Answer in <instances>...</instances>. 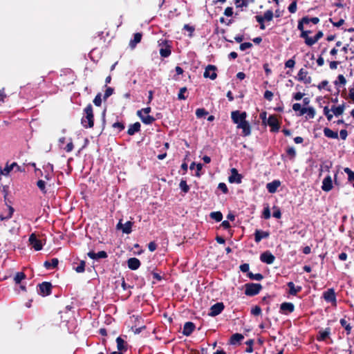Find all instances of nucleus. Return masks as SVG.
<instances>
[{"mask_svg":"<svg viewBox=\"0 0 354 354\" xmlns=\"http://www.w3.org/2000/svg\"><path fill=\"white\" fill-rule=\"evenodd\" d=\"M251 313L255 316L259 315L261 313V309L259 306H256L252 308Z\"/></svg>","mask_w":354,"mask_h":354,"instance_id":"nucleus-61","label":"nucleus"},{"mask_svg":"<svg viewBox=\"0 0 354 354\" xmlns=\"http://www.w3.org/2000/svg\"><path fill=\"white\" fill-rule=\"evenodd\" d=\"M247 275L252 280L261 281L263 278V275L260 273L253 274L250 272Z\"/></svg>","mask_w":354,"mask_h":354,"instance_id":"nucleus-38","label":"nucleus"},{"mask_svg":"<svg viewBox=\"0 0 354 354\" xmlns=\"http://www.w3.org/2000/svg\"><path fill=\"white\" fill-rule=\"evenodd\" d=\"M13 212H14V209L11 206H9L8 213L6 216L0 214V221H4V220L10 218L12 216Z\"/></svg>","mask_w":354,"mask_h":354,"instance_id":"nucleus-41","label":"nucleus"},{"mask_svg":"<svg viewBox=\"0 0 354 354\" xmlns=\"http://www.w3.org/2000/svg\"><path fill=\"white\" fill-rule=\"evenodd\" d=\"M344 110H345L344 104H342L337 106H333L331 107V111L335 116H339V115H342L344 113Z\"/></svg>","mask_w":354,"mask_h":354,"instance_id":"nucleus-30","label":"nucleus"},{"mask_svg":"<svg viewBox=\"0 0 354 354\" xmlns=\"http://www.w3.org/2000/svg\"><path fill=\"white\" fill-rule=\"evenodd\" d=\"M281 182L279 180H274L271 183H268L266 185V188L269 193L274 194L277 192V189L280 187Z\"/></svg>","mask_w":354,"mask_h":354,"instance_id":"nucleus-18","label":"nucleus"},{"mask_svg":"<svg viewBox=\"0 0 354 354\" xmlns=\"http://www.w3.org/2000/svg\"><path fill=\"white\" fill-rule=\"evenodd\" d=\"M87 254L92 259H105L107 257V254L104 251H100L97 253L90 251Z\"/></svg>","mask_w":354,"mask_h":354,"instance_id":"nucleus-22","label":"nucleus"},{"mask_svg":"<svg viewBox=\"0 0 354 354\" xmlns=\"http://www.w3.org/2000/svg\"><path fill=\"white\" fill-rule=\"evenodd\" d=\"M113 127L117 129L118 131H121L124 129V125L122 122H117L113 123Z\"/></svg>","mask_w":354,"mask_h":354,"instance_id":"nucleus-64","label":"nucleus"},{"mask_svg":"<svg viewBox=\"0 0 354 354\" xmlns=\"http://www.w3.org/2000/svg\"><path fill=\"white\" fill-rule=\"evenodd\" d=\"M274 212L272 216L276 218H280L281 217V212L278 207L274 206L273 207Z\"/></svg>","mask_w":354,"mask_h":354,"instance_id":"nucleus-53","label":"nucleus"},{"mask_svg":"<svg viewBox=\"0 0 354 354\" xmlns=\"http://www.w3.org/2000/svg\"><path fill=\"white\" fill-rule=\"evenodd\" d=\"M234 3L237 8H244L248 6V0H234Z\"/></svg>","mask_w":354,"mask_h":354,"instance_id":"nucleus-42","label":"nucleus"},{"mask_svg":"<svg viewBox=\"0 0 354 354\" xmlns=\"http://www.w3.org/2000/svg\"><path fill=\"white\" fill-rule=\"evenodd\" d=\"M305 43L306 45L311 46L314 45L315 43H317V41L314 37H308L305 40Z\"/></svg>","mask_w":354,"mask_h":354,"instance_id":"nucleus-63","label":"nucleus"},{"mask_svg":"<svg viewBox=\"0 0 354 354\" xmlns=\"http://www.w3.org/2000/svg\"><path fill=\"white\" fill-rule=\"evenodd\" d=\"M81 123L84 128H92L94 125V115L91 104H88L84 109V114Z\"/></svg>","mask_w":354,"mask_h":354,"instance_id":"nucleus-2","label":"nucleus"},{"mask_svg":"<svg viewBox=\"0 0 354 354\" xmlns=\"http://www.w3.org/2000/svg\"><path fill=\"white\" fill-rule=\"evenodd\" d=\"M246 118L247 113L245 111H234L231 113L232 120L237 125L238 129H242L243 136H248L251 133L250 125L246 120Z\"/></svg>","mask_w":354,"mask_h":354,"instance_id":"nucleus-1","label":"nucleus"},{"mask_svg":"<svg viewBox=\"0 0 354 354\" xmlns=\"http://www.w3.org/2000/svg\"><path fill=\"white\" fill-rule=\"evenodd\" d=\"M273 12L271 10H266L263 15H261L264 21H270L273 19Z\"/></svg>","mask_w":354,"mask_h":354,"instance_id":"nucleus-33","label":"nucleus"},{"mask_svg":"<svg viewBox=\"0 0 354 354\" xmlns=\"http://www.w3.org/2000/svg\"><path fill=\"white\" fill-rule=\"evenodd\" d=\"M298 80L303 82L304 84H310L312 81L311 77L308 75V73L304 68H301L297 74Z\"/></svg>","mask_w":354,"mask_h":354,"instance_id":"nucleus-13","label":"nucleus"},{"mask_svg":"<svg viewBox=\"0 0 354 354\" xmlns=\"http://www.w3.org/2000/svg\"><path fill=\"white\" fill-rule=\"evenodd\" d=\"M207 114V112L204 109H198L196 111V115L198 118H202Z\"/></svg>","mask_w":354,"mask_h":354,"instance_id":"nucleus-55","label":"nucleus"},{"mask_svg":"<svg viewBox=\"0 0 354 354\" xmlns=\"http://www.w3.org/2000/svg\"><path fill=\"white\" fill-rule=\"evenodd\" d=\"M274 259V256L269 251H266L260 255V260L267 264H272Z\"/></svg>","mask_w":354,"mask_h":354,"instance_id":"nucleus-16","label":"nucleus"},{"mask_svg":"<svg viewBox=\"0 0 354 354\" xmlns=\"http://www.w3.org/2000/svg\"><path fill=\"white\" fill-rule=\"evenodd\" d=\"M324 114L325 115V116L326 117L327 120L328 121H331V120L333 119V114L330 113L331 111V109H329L328 106H326L324 107Z\"/></svg>","mask_w":354,"mask_h":354,"instance_id":"nucleus-44","label":"nucleus"},{"mask_svg":"<svg viewBox=\"0 0 354 354\" xmlns=\"http://www.w3.org/2000/svg\"><path fill=\"white\" fill-rule=\"evenodd\" d=\"M252 46V44L250 42H244L241 44L240 50L244 51L248 48H250Z\"/></svg>","mask_w":354,"mask_h":354,"instance_id":"nucleus-58","label":"nucleus"},{"mask_svg":"<svg viewBox=\"0 0 354 354\" xmlns=\"http://www.w3.org/2000/svg\"><path fill=\"white\" fill-rule=\"evenodd\" d=\"M243 339L244 336L242 334L234 333L231 336L229 344L233 346L239 345Z\"/></svg>","mask_w":354,"mask_h":354,"instance_id":"nucleus-19","label":"nucleus"},{"mask_svg":"<svg viewBox=\"0 0 354 354\" xmlns=\"http://www.w3.org/2000/svg\"><path fill=\"white\" fill-rule=\"evenodd\" d=\"M322 189L327 192L333 189V180L330 176L328 175L324 178Z\"/></svg>","mask_w":354,"mask_h":354,"instance_id":"nucleus-17","label":"nucleus"},{"mask_svg":"<svg viewBox=\"0 0 354 354\" xmlns=\"http://www.w3.org/2000/svg\"><path fill=\"white\" fill-rule=\"evenodd\" d=\"M85 270V262L82 261L78 266L75 268V271L78 273L84 272Z\"/></svg>","mask_w":354,"mask_h":354,"instance_id":"nucleus-52","label":"nucleus"},{"mask_svg":"<svg viewBox=\"0 0 354 354\" xmlns=\"http://www.w3.org/2000/svg\"><path fill=\"white\" fill-rule=\"evenodd\" d=\"M218 189L221 190L223 194H227L228 192L227 187L224 183H220L218 185Z\"/></svg>","mask_w":354,"mask_h":354,"instance_id":"nucleus-60","label":"nucleus"},{"mask_svg":"<svg viewBox=\"0 0 354 354\" xmlns=\"http://www.w3.org/2000/svg\"><path fill=\"white\" fill-rule=\"evenodd\" d=\"M151 108L147 107L141 110L138 111L137 114L140 118L142 122L146 124H150L155 120L154 118L149 115V113L151 112Z\"/></svg>","mask_w":354,"mask_h":354,"instance_id":"nucleus-4","label":"nucleus"},{"mask_svg":"<svg viewBox=\"0 0 354 354\" xmlns=\"http://www.w3.org/2000/svg\"><path fill=\"white\" fill-rule=\"evenodd\" d=\"M51 283L49 282H43L38 286V292L42 296L49 295L51 292Z\"/></svg>","mask_w":354,"mask_h":354,"instance_id":"nucleus-7","label":"nucleus"},{"mask_svg":"<svg viewBox=\"0 0 354 354\" xmlns=\"http://www.w3.org/2000/svg\"><path fill=\"white\" fill-rule=\"evenodd\" d=\"M180 189L183 192L187 193L189 191V186L187 185L185 180L182 179L179 184Z\"/></svg>","mask_w":354,"mask_h":354,"instance_id":"nucleus-37","label":"nucleus"},{"mask_svg":"<svg viewBox=\"0 0 354 354\" xmlns=\"http://www.w3.org/2000/svg\"><path fill=\"white\" fill-rule=\"evenodd\" d=\"M326 51V48H324L322 50V53H321V55L317 58V64L319 66H322L324 65V58L322 57V55L324 53H325V52Z\"/></svg>","mask_w":354,"mask_h":354,"instance_id":"nucleus-51","label":"nucleus"},{"mask_svg":"<svg viewBox=\"0 0 354 354\" xmlns=\"http://www.w3.org/2000/svg\"><path fill=\"white\" fill-rule=\"evenodd\" d=\"M267 123L271 127V131L277 132L279 131L280 126L276 116L270 115L268 119Z\"/></svg>","mask_w":354,"mask_h":354,"instance_id":"nucleus-12","label":"nucleus"},{"mask_svg":"<svg viewBox=\"0 0 354 354\" xmlns=\"http://www.w3.org/2000/svg\"><path fill=\"white\" fill-rule=\"evenodd\" d=\"M335 86H345L346 84V80L343 75H339L337 77V80L334 82Z\"/></svg>","mask_w":354,"mask_h":354,"instance_id":"nucleus-34","label":"nucleus"},{"mask_svg":"<svg viewBox=\"0 0 354 354\" xmlns=\"http://www.w3.org/2000/svg\"><path fill=\"white\" fill-rule=\"evenodd\" d=\"M330 334V328H326L324 330H319L318 335L317 336V340L319 342L324 341L326 338L329 337Z\"/></svg>","mask_w":354,"mask_h":354,"instance_id":"nucleus-24","label":"nucleus"},{"mask_svg":"<svg viewBox=\"0 0 354 354\" xmlns=\"http://www.w3.org/2000/svg\"><path fill=\"white\" fill-rule=\"evenodd\" d=\"M329 21L332 23L333 26H335L337 28L340 27L341 26H342L344 24V19H340L336 21L334 20V19L330 18L329 19Z\"/></svg>","mask_w":354,"mask_h":354,"instance_id":"nucleus-45","label":"nucleus"},{"mask_svg":"<svg viewBox=\"0 0 354 354\" xmlns=\"http://www.w3.org/2000/svg\"><path fill=\"white\" fill-rule=\"evenodd\" d=\"M117 348L120 351H126L127 350V344L125 341L120 337L116 339Z\"/></svg>","mask_w":354,"mask_h":354,"instance_id":"nucleus-28","label":"nucleus"},{"mask_svg":"<svg viewBox=\"0 0 354 354\" xmlns=\"http://www.w3.org/2000/svg\"><path fill=\"white\" fill-rule=\"evenodd\" d=\"M292 110L297 113L298 116L304 115L306 114V118L307 119H313L315 116V110L313 106L301 107V104L295 103L292 105Z\"/></svg>","mask_w":354,"mask_h":354,"instance_id":"nucleus-3","label":"nucleus"},{"mask_svg":"<svg viewBox=\"0 0 354 354\" xmlns=\"http://www.w3.org/2000/svg\"><path fill=\"white\" fill-rule=\"evenodd\" d=\"M231 175L228 177V181L230 183L240 184L242 181V176L238 173V171L235 168H232L230 170Z\"/></svg>","mask_w":354,"mask_h":354,"instance_id":"nucleus-8","label":"nucleus"},{"mask_svg":"<svg viewBox=\"0 0 354 354\" xmlns=\"http://www.w3.org/2000/svg\"><path fill=\"white\" fill-rule=\"evenodd\" d=\"M344 172L348 175V180L349 182H354V171L348 167L344 169Z\"/></svg>","mask_w":354,"mask_h":354,"instance_id":"nucleus-40","label":"nucleus"},{"mask_svg":"<svg viewBox=\"0 0 354 354\" xmlns=\"http://www.w3.org/2000/svg\"><path fill=\"white\" fill-rule=\"evenodd\" d=\"M39 189L43 192L46 193V183L43 180H39L37 183Z\"/></svg>","mask_w":354,"mask_h":354,"instance_id":"nucleus-48","label":"nucleus"},{"mask_svg":"<svg viewBox=\"0 0 354 354\" xmlns=\"http://www.w3.org/2000/svg\"><path fill=\"white\" fill-rule=\"evenodd\" d=\"M339 323L341 326L344 328V329L346 331V333L350 334L352 329L350 324H348L345 319H341Z\"/></svg>","mask_w":354,"mask_h":354,"instance_id":"nucleus-35","label":"nucleus"},{"mask_svg":"<svg viewBox=\"0 0 354 354\" xmlns=\"http://www.w3.org/2000/svg\"><path fill=\"white\" fill-rule=\"evenodd\" d=\"M183 29L188 31L189 32V36L192 37L194 31L195 30V28L189 24H185L183 27Z\"/></svg>","mask_w":354,"mask_h":354,"instance_id":"nucleus-56","label":"nucleus"},{"mask_svg":"<svg viewBox=\"0 0 354 354\" xmlns=\"http://www.w3.org/2000/svg\"><path fill=\"white\" fill-rule=\"evenodd\" d=\"M324 135L328 138L337 139L338 138V133L328 127H325L323 130Z\"/></svg>","mask_w":354,"mask_h":354,"instance_id":"nucleus-26","label":"nucleus"},{"mask_svg":"<svg viewBox=\"0 0 354 354\" xmlns=\"http://www.w3.org/2000/svg\"><path fill=\"white\" fill-rule=\"evenodd\" d=\"M25 278L26 274L22 272H19L15 274L14 277V281L15 283L19 284L21 283V281L24 280Z\"/></svg>","mask_w":354,"mask_h":354,"instance_id":"nucleus-36","label":"nucleus"},{"mask_svg":"<svg viewBox=\"0 0 354 354\" xmlns=\"http://www.w3.org/2000/svg\"><path fill=\"white\" fill-rule=\"evenodd\" d=\"M142 39V34L140 32L135 33L133 35V39L129 42V46L133 49L136 45L140 42Z\"/></svg>","mask_w":354,"mask_h":354,"instance_id":"nucleus-25","label":"nucleus"},{"mask_svg":"<svg viewBox=\"0 0 354 354\" xmlns=\"http://www.w3.org/2000/svg\"><path fill=\"white\" fill-rule=\"evenodd\" d=\"M262 286L259 283H248L245 285V294L248 296H254L259 293Z\"/></svg>","mask_w":354,"mask_h":354,"instance_id":"nucleus-5","label":"nucleus"},{"mask_svg":"<svg viewBox=\"0 0 354 354\" xmlns=\"http://www.w3.org/2000/svg\"><path fill=\"white\" fill-rule=\"evenodd\" d=\"M140 130V124L139 122H135L131 124L128 129L127 133L130 136L134 135L136 133Z\"/></svg>","mask_w":354,"mask_h":354,"instance_id":"nucleus-29","label":"nucleus"},{"mask_svg":"<svg viewBox=\"0 0 354 354\" xmlns=\"http://www.w3.org/2000/svg\"><path fill=\"white\" fill-rule=\"evenodd\" d=\"M187 91L186 87H183L180 89L179 93L178 94V98L179 100H185L187 99V96L184 95V93Z\"/></svg>","mask_w":354,"mask_h":354,"instance_id":"nucleus-49","label":"nucleus"},{"mask_svg":"<svg viewBox=\"0 0 354 354\" xmlns=\"http://www.w3.org/2000/svg\"><path fill=\"white\" fill-rule=\"evenodd\" d=\"M269 233L267 232L257 230L254 233V240L257 243L260 242L263 239L268 238Z\"/></svg>","mask_w":354,"mask_h":354,"instance_id":"nucleus-23","label":"nucleus"},{"mask_svg":"<svg viewBox=\"0 0 354 354\" xmlns=\"http://www.w3.org/2000/svg\"><path fill=\"white\" fill-rule=\"evenodd\" d=\"M262 217L265 219H269L270 218V210L268 205L264 207Z\"/></svg>","mask_w":354,"mask_h":354,"instance_id":"nucleus-46","label":"nucleus"},{"mask_svg":"<svg viewBox=\"0 0 354 354\" xmlns=\"http://www.w3.org/2000/svg\"><path fill=\"white\" fill-rule=\"evenodd\" d=\"M288 9L290 13H295L297 11V2L295 1H292L289 5Z\"/></svg>","mask_w":354,"mask_h":354,"instance_id":"nucleus-54","label":"nucleus"},{"mask_svg":"<svg viewBox=\"0 0 354 354\" xmlns=\"http://www.w3.org/2000/svg\"><path fill=\"white\" fill-rule=\"evenodd\" d=\"M210 217L217 222H219L223 218V214L220 212H214L210 214Z\"/></svg>","mask_w":354,"mask_h":354,"instance_id":"nucleus-39","label":"nucleus"},{"mask_svg":"<svg viewBox=\"0 0 354 354\" xmlns=\"http://www.w3.org/2000/svg\"><path fill=\"white\" fill-rule=\"evenodd\" d=\"M323 298L326 302L331 303L332 305L336 306L337 299L335 290L333 288H329L323 292Z\"/></svg>","mask_w":354,"mask_h":354,"instance_id":"nucleus-6","label":"nucleus"},{"mask_svg":"<svg viewBox=\"0 0 354 354\" xmlns=\"http://www.w3.org/2000/svg\"><path fill=\"white\" fill-rule=\"evenodd\" d=\"M328 84V82L327 80H323L317 85V88L319 90H322L324 88H326L327 91H330L329 88H327V86Z\"/></svg>","mask_w":354,"mask_h":354,"instance_id":"nucleus-50","label":"nucleus"},{"mask_svg":"<svg viewBox=\"0 0 354 354\" xmlns=\"http://www.w3.org/2000/svg\"><path fill=\"white\" fill-rule=\"evenodd\" d=\"M29 241L32 247L36 250L39 251L42 249V243L40 240H39L35 234H30L29 237Z\"/></svg>","mask_w":354,"mask_h":354,"instance_id":"nucleus-15","label":"nucleus"},{"mask_svg":"<svg viewBox=\"0 0 354 354\" xmlns=\"http://www.w3.org/2000/svg\"><path fill=\"white\" fill-rule=\"evenodd\" d=\"M113 93V88H112L111 87H107L104 92V99L106 100Z\"/></svg>","mask_w":354,"mask_h":354,"instance_id":"nucleus-59","label":"nucleus"},{"mask_svg":"<svg viewBox=\"0 0 354 354\" xmlns=\"http://www.w3.org/2000/svg\"><path fill=\"white\" fill-rule=\"evenodd\" d=\"M287 285L289 288V294L291 295H296L301 290V286H295L294 283L292 281L288 282Z\"/></svg>","mask_w":354,"mask_h":354,"instance_id":"nucleus-27","label":"nucleus"},{"mask_svg":"<svg viewBox=\"0 0 354 354\" xmlns=\"http://www.w3.org/2000/svg\"><path fill=\"white\" fill-rule=\"evenodd\" d=\"M13 169L12 167L7 165L3 170H1V174L2 175H8L12 170Z\"/></svg>","mask_w":354,"mask_h":354,"instance_id":"nucleus-62","label":"nucleus"},{"mask_svg":"<svg viewBox=\"0 0 354 354\" xmlns=\"http://www.w3.org/2000/svg\"><path fill=\"white\" fill-rule=\"evenodd\" d=\"M224 309V305L221 302H218L214 304L211 308L209 313V315L215 317L219 315Z\"/></svg>","mask_w":354,"mask_h":354,"instance_id":"nucleus-10","label":"nucleus"},{"mask_svg":"<svg viewBox=\"0 0 354 354\" xmlns=\"http://www.w3.org/2000/svg\"><path fill=\"white\" fill-rule=\"evenodd\" d=\"M59 261L57 259H52L50 261L44 262V266L48 270L55 268L58 265Z\"/></svg>","mask_w":354,"mask_h":354,"instance_id":"nucleus-31","label":"nucleus"},{"mask_svg":"<svg viewBox=\"0 0 354 354\" xmlns=\"http://www.w3.org/2000/svg\"><path fill=\"white\" fill-rule=\"evenodd\" d=\"M246 344L248 345V347L245 349V351L247 353H252L253 351V340L249 339L246 342Z\"/></svg>","mask_w":354,"mask_h":354,"instance_id":"nucleus-57","label":"nucleus"},{"mask_svg":"<svg viewBox=\"0 0 354 354\" xmlns=\"http://www.w3.org/2000/svg\"><path fill=\"white\" fill-rule=\"evenodd\" d=\"M133 223L131 221H127L124 224H122L121 221L117 224V229L122 230V232L129 234L131 232L132 226Z\"/></svg>","mask_w":354,"mask_h":354,"instance_id":"nucleus-11","label":"nucleus"},{"mask_svg":"<svg viewBox=\"0 0 354 354\" xmlns=\"http://www.w3.org/2000/svg\"><path fill=\"white\" fill-rule=\"evenodd\" d=\"M171 53L170 46L167 45L165 48H161L160 49V55L162 57H168Z\"/></svg>","mask_w":354,"mask_h":354,"instance_id":"nucleus-32","label":"nucleus"},{"mask_svg":"<svg viewBox=\"0 0 354 354\" xmlns=\"http://www.w3.org/2000/svg\"><path fill=\"white\" fill-rule=\"evenodd\" d=\"M255 19L259 24L260 29L261 30H265V28H266V26H265V24H264L265 21H263V18L261 17V15H256L255 16Z\"/></svg>","mask_w":354,"mask_h":354,"instance_id":"nucleus-47","label":"nucleus"},{"mask_svg":"<svg viewBox=\"0 0 354 354\" xmlns=\"http://www.w3.org/2000/svg\"><path fill=\"white\" fill-rule=\"evenodd\" d=\"M195 329V325L191 322L185 324L183 328V334L185 336H189Z\"/></svg>","mask_w":354,"mask_h":354,"instance_id":"nucleus-20","label":"nucleus"},{"mask_svg":"<svg viewBox=\"0 0 354 354\" xmlns=\"http://www.w3.org/2000/svg\"><path fill=\"white\" fill-rule=\"evenodd\" d=\"M295 310V306L290 302H283L280 306V312L282 314L288 315L291 313Z\"/></svg>","mask_w":354,"mask_h":354,"instance_id":"nucleus-14","label":"nucleus"},{"mask_svg":"<svg viewBox=\"0 0 354 354\" xmlns=\"http://www.w3.org/2000/svg\"><path fill=\"white\" fill-rule=\"evenodd\" d=\"M286 153L290 160H293L296 156L295 149L292 147H290L286 149Z\"/></svg>","mask_w":354,"mask_h":354,"instance_id":"nucleus-43","label":"nucleus"},{"mask_svg":"<svg viewBox=\"0 0 354 354\" xmlns=\"http://www.w3.org/2000/svg\"><path fill=\"white\" fill-rule=\"evenodd\" d=\"M127 265L129 269L136 270L140 266V261L138 259L132 257L128 259Z\"/></svg>","mask_w":354,"mask_h":354,"instance_id":"nucleus-21","label":"nucleus"},{"mask_svg":"<svg viewBox=\"0 0 354 354\" xmlns=\"http://www.w3.org/2000/svg\"><path fill=\"white\" fill-rule=\"evenodd\" d=\"M216 71V68L215 66L208 65L205 70L203 75L205 78H209L212 80H214L217 77Z\"/></svg>","mask_w":354,"mask_h":354,"instance_id":"nucleus-9","label":"nucleus"}]
</instances>
